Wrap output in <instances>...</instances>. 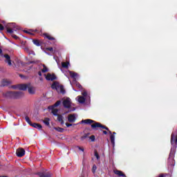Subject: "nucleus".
I'll use <instances>...</instances> for the list:
<instances>
[{
  "instance_id": "nucleus-47",
  "label": "nucleus",
  "mask_w": 177,
  "mask_h": 177,
  "mask_svg": "<svg viewBox=\"0 0 177 177\" xmlns=\"http://www.w3.org/2000/svg\"><path fill=\"white\" fill-rule=\"evenodd\" d=\"M38 75H39V77H42V73H41V71H39V72H38Z\"/></svg>"
},
{
  "instance_id": "nucleus-11",
  "label": "nucleus",
  "mask_w": 177,
  "mask_h": 177,
  "mask_svg": "<svg viewBox=\"0 0 177 177\" xmlns=\"http://www.w3.org/2000/svg\"><path fill=\"white\" fill-rule=\"evenodd\" d=\"M28 88V84H18V89L19 91H26Z\"/></svg>"
},
{
  "instance_id": "nucleus-37",
  "label": "nucleus",
  "mask_w": 177,
  "mask_h": 177,
  "mask_svg": "<svg viewBox=\"0 0 177 177\" xmlns=\"http://www.w3.org/2000/svg\"><path fill=\"white\" fill-rule=\"evenodd\" d=\"M55 105L49 106L48 109L52 110V111H53V110H55Z\"/></svg>"
},
{
  "instance_id": "nucleus-16",
  "label": "nucleus",
  "mask_w": 177,
  "mask_h": 177,
  "mask_svg": "<svg viewBox=\"0 0 177 177\" xmlns=\"http://www.w3.org/2000/svg\"><path fill=\"white\" fill-rule=\"evenodd\" d=\"M113 172H114V174H115V175H118L119 176L127 177V176H126L124 173H122V171H120V170H114Z\"/></svg>"
},
{
  "instance_id": "nucleus-44",
  "label": "nucleus",
  "mask_w": 177,
  "mask_h": 177,
  "mask_svg": "<svg viewBox=\"0 0 177 177\" xmlns=\"http://www.w3.org/2000/svg\"><path fill=\"white\" fill-rule=\"evenodd\" d=\"M66 126L67 127V128L70 127H73V124H70L68 122L66 123Z\"/></svg>"
},
{
  "instance_id": "nucleus-32",
  "label": "nucleus",
  "mask_w": 177,
  "mask_h": 177,
  "mask_svg": "<svg viewBox=\"0 0 177 177\" xmlns=\"http://www.w3.org/2000/svg\"><path fill=\"white\" fill-rule=\"evenodd\" d=\"M43 69H41V73H48V68L46 66L43 65Z\"/></svg>"
},
{
  "instance_id": "nucleus-27",
  "label": "nucleus",
  "mask_w": 177,
  "mask_h": 177,
  "mask_svg": "<svg viewBox=\"0 0 177 177\" xmlns=\"http://www.w3.org/2000/svg\"><path fill=\"white\" fill-rule=\"evenodd\" d=\"M57 113H59V109H54L53 111H52V113L53 114V115H59V114H57Z\"/></svg>"
},
{
  "instance_id": "nucleus-35",
  "label": "nucleus",
  "mask_w": 177,
  "mask_h": 177,
  "mask_svg": "<svg viewBox=\"0 0 177 177\" xmlns=\"http://www.w3.org/2000/svg\"><path fill=\"white\" fill-rule=\"evenodd\" d=\"M96 169H97V167H96L95 165H94L93 166V167H92V172H93V174H95Z\"/></svg>"
},
{
  "instance_id": "nucleus-46",
  "label": "nucleus",
  "mask_w": 177,
  "mask_h": 177,
  "mask_svg": "<svg viewBox=\"0 0 177 177\" xmlns=\"http://www.w3.org/2000/svg\"><path fill=\"white\" fill-rule=\"evenodd\" d=\"M79 150H81V151H84V148L81 147H77Z\"/></svg>"
},
{
  "instance_id": "nucleus-43",
  "label": "nucleus",
  "mask_w": 177,
  "mask_h": 177,
  "mask_svg": "<svg viewBox=\"0 0 177 177\" xmlns=\"http://www.w3.org/2000/svg\"><path fill=\"white\" fill-rule=\"evenodd\" d=\"M28 55H35V53L32 50H29V53H28Z\"/></svg>"
},
{
  "instance_id": "nucleus-36",
  "label": "nucleus",
  "mask_w": 177,
  "mask_h": 177,
  "mask_svg": "<svg viewBox=\"0 0 177 177\" xmlns=\"http://www.w3.org/2000/svg\"><path fill=\"white\" fill-rule=\"evenodd\" d=\"M59 89H60L61 93H64L66 92L64 91V88L63 87V86H60Z\"/></svg>"
},
{
  "instance_id": "nucleus-17",
  "label": "nucleus",
  "mask_w": 177,
  "mask_h": 177,
  "mask_svg": "<svg viewBox=\"0 0 177 177\" xmlns=\"http://www.w3.org/2000/svg\"><path fill=\"white\" fill-rule=\"evenodd\" d=\"M68 121L69 122H75V115H69L68 116Z\"/></svg>"
},
{
  "instance_id": "nucleus-34",
  "label": "nucleus",
  "mask_w": 177,
  "mask_h": 177,
  "mask_svg": "<svg viewBox=\"0 0 177 177\" xmlns=\"http://www.w3.org/2000/svg\"><path fill=\"white\" fill-rule=\"evenodd\" d=\"M61 103H62V101L58 100L53 105H54L55 107H57L58 106H60Z\"/></svg>"
},
{
  "instance_id": "nucleus-15",
  "label": "nucleus",
  "mask_w": 177,
  "mask_h": 177,
  "mask_svg": "<svg viewBox=\"0 0 177 177\" xmlns=\"http://www.w3.org/2000/svg\"><path fill=\"white\" fill-rule=\"evenodd\" d=\"M24 32L29 34L30 35H35L34 32H38V30H24Z\"/></svg>"
},
{
  "instance_id": "nucleus-52",
  "label": "nucleus",
  "mask_w": 177,
  "mask_h": 177,
  "mask_svg": "<svg viewBox=\"0 0 177 177\" xmlns=\"http://www.w3.org/2000/svg\"><path fill=\"white\" fill-rule=\"evenodd\" d=\"M0 177H8V176H0Z\"/></svg>"
},
{
  "instance_id": "nucleus-45",
  "label": "nucleus",
  "mask_w": 177,
  "mask_h": 177,
  "mask_svg": "<svg viewBox=\"0 0 177 177\" xmlns=\"http://www.w3.org/2000/svg\"><path fill=\"white\" fill-rule=\"evenodd\" d=\"M24 50H25V52H27L28 53L30 52V48H28V47H26L24 48Z\"/></svg>"
},
{
  "instance_id": "nucleus-40",
  "label": "nucleus",
  "mask_w": 177,
  "mask_h": 177,
  "mask_svg": "<svg viewBox=\"0 0 177 177\" xmlns=\"http://www.w3.org/2000/svg\"><path fill=\"white\" fill-rule=\"evenodd\" d=\"M46 50H49L50 52H53V47L46 48Z\"/></svg>"
},
{
  "instance_id": "nucleus-48",
  "label": "nucleus",
  "mask_w": 177,
  "mask_h": 177,
  "mask_svg": "<svg viewBox=\"0 0 177 177\" xmlns=\"http://www.w3.org/2000/svg\"><path fill=\"white\" fill-rule=\"evenodd\" d=\"M104 135H107V131H102Z\"/></svg>"
},
{
  "instance_id": "nucleus-20",
  "label": "nucleus",
  "mask_w": 177,
  "mask_h": 177,
  "mask_svg": "<svg viewBox=\"0 0 177 177\" xmlns=\"http://www.w3.org/2000/svg\"><path fill=\"white\" fill-rule=\"evenodd\" d=\"M57 121H59V122H60V124L63 125V124H64V120H63V115L59 114V115H57Z\"/></svg>"
},
{
  "instance_id": "nucleus-50",
  "label": "nucleus",
  "mask_w": 177,
  "mask_h": 177,
  "mask_svg": "<svg viewBox=\"0 0 177 177\" xmlns=\"http://www.w3.org/2000/svg\"><path fill=\"white\" fill-rule=\"evenodd\" d=\"M19 77H21V78H23V77H24V75H19Z\"/></svg>"
},
{
  "instance_id": "nucleus-28",
  "label": "nucleus",
  "mask_w": 177,
  "mask_h": 177,
  "mask_svg": "<svg viewBox=\"0 0 177 177\" xmlns=\"http://www.w3.org/2000/svg\"><path fill=\"white\" fill-rule=\"evenodd\" d=\"M25 120L26 121V122H28V124H29V125L31 126V124H32V122H31V120H30V118L28 116L25 117Z\"/></svg>"
},
{
  "instance_id": "nucleus-8",
  "label": "nucleus",
  "mask_w": 177,
  "mask_h": 177,
  "mask_svg": "<svg viewBox=\"0 0 177 177\" xmlns=\"http://www.w3.org/2000/svg\"><path fill=\"white\" fill-rule=\"evenodd\" d=\"M28 92L29 95H35V87L31 86L30 83H28Z\"/></svg>"
},
{
  "instance_id": "nucleus-3",
  "label": "nucleus",
  "mask_w": 177,
  "mask_h": 177,
  "mask_svg": "<svg viewBox=\"0 0 177 177\" xmlns=\"http://www.w3.org/2000/svg\"><path fill=\"white\" fill-rule=\"evenodd\" d=\"M6 28L7 30V32L8 34H10L12 38H14L15 39H19V37H17L15 35H13V32H15V31H17V28H16V24L15 23L8 24L6 26Z\"/></svg>"
},
{
  "instance_id": "nucleus-10",
  "label": "nucleus",
  "mask_w": 177,
  "mask_h": 177,
  "mask_svg": "<svg viewBox=\"0 0 177 177\" xmlns=\"http://www.w3.org/2000/svg\"><path fill=\"white\" fill-rule=\"evenodd\" d=\"M36 175H38L39 177H52V173L50 172H47V173H44V172H37Z\"/></svg>"
},
{
  "instance_id": "nucleus-14",
  "label": "nucleus",
  "mask_w": 177,
  "mask_h": 177,
  "mask_svg": "<svg viewBox=\"0 0 177 177\" xmlns=\"http://www.w3.org/2000/svg\"><path fill=\"white\" fill-rule=\"evenodd\" d=\"M43 36L45 38H47V39H49V41H55V37H52L50 35H49L47 32L43 33Z\"/></svg>"
},
{
  "instance_id": "nucleus-13",
  "label": "nucleus",
  "mask_w": 177,
  "mask_h": 177,
  "mask_svg": "<svg viewBox=\"0 0 177 177\" xmlns=\"http://www.w3.org/2000/svg\"><path fill=\"white\" fill-rule=\"evenodd\" d=\"M3 57L6 59V62L8 64V66H12V60L10 59V56L8 54H5Z\"/></svg>"
},
{
  "instance_id": "nucleus-7",
  "label": "nucleus",
  "mask_w": 177,
  "mask_h": 177,
  "mask_svg": "<svg viewBox=\"0 0 177 177\" xmlns=\"http://www.w3.org/2000/svg\"><path fill=\"white\" fill-rule=\"evenodd\" d=\"M16 154L17 157H23L26 154V150L23 148H19L16 151Z\"/></svg>"
},
{
  "instance_id": "nucleus-33",
  "label": "nucleus",
  "mask_w": 177,
  "mask_h": 177,
  "mask_svg": "<svg viewBox=\"0 0 177 177\" xmlns=\"http://www.w3.org/2000/svg\"><path fill=\"white\" fill-rule=\"evenodd\" d=\"M75 86H77V88H78V89H82V86L79 82H76Z\"/></svg>"
},
{
  "instance_id": "nucleus-53",
  "label": "nucleus",
  "mask_w": 177,
  "mask_h": 177,
  "mask_svg": "<svg viewBox=\"0 0 177 177\" xmlns=\"http://www.w3.org/2000/svg\"><path fill=\"white\" fill-rule=\"evenodd\" d=\"M116 133H117L113 132L112 135H113V136H114V135H115Z\"/></svg>"
},
{
  "instance_id": "nucleus-4",
  "label": "nucleus",
  "mask_w": 177,
  "mask_h": 177,
  "mask_svg": "<svg viewBox=\"0 0 177 177\" xmlns=\"http://www.w3.org/2000/svg\"><path fill=\"white\" fill-rule=\"evenodd\" d=\"M174 158H175V151L171 150L167 161L168 165H170L171 167H174L175 165V159Z\"/></svg>"
},
{
  "instance_id": "nucleus-31",
  "label": "nucleus",
  "mask_w": 177,
  "mask_h": 177,
  "mask_svg": "<svg viewBox=\"0 0 177 177\" xmlns=\"http://www.w3.org/2000/svg\"><path fill=\"white\" fill-rule=\"evenodd\" d=\"M94 156L96 157L97 160H100V156H99V153H97V151H94Z\"/></svg>"
},
{
  "instance_id": "nucleus-24",
  "label": "nucleus",
  "mask_w": 177,
  "mask_h": 177,
  "mask_svg": "<svg viewBox=\"0 0 177 177\" xmlns=\"http://www.w3.org/2000/svg\"><path fill=\"white\" fill-rule=\"evenodd\" d=\"M49 121H50V120L48 118H46L44 120V123L45 124V125H46L47 127H49L50 123Z\"/></svg>"
},
{
  "instance_id": "nucleus-5",
  "label": "nucleus",
  "mask_w": 177,
  "mask_h": 177,
  "mask_svg": "<svg viewBox=\"0 0 177 177\" xmlns=\"http://www.w3.org/2000/svg\"><path fill=\"white\" fill-rule=\"evenodd\" d=\"M171 145L174 147H177V129L175 133H171Z\"/></svg>"
},
{
  "instance_id": "nucleus-51",
  "label": "nucleus",
  "mask_w": 177,
  "mask_h": 177,
  "mask_svg": "<svg viewBox=\"0 0 177 177\" xmlns=\"http://www.w3.org/2000/svg\"><path fill=\"white\" fill-rule=\"evenodd\" d=\"M32 63H35L34 61L30 62V64H32Z\"/></svg>"
},
{
  "instance_id": "nucleus-9",
  "label": "nucleus",
  "mask_w": 177,
  "mask_h": 177,
  "mask_svg": "<svg viewBox=\"0 0 177 177\" xmlns=\"http://www.w3.org/2000/svg\"><path fill=\"white\" fill-rule=\"evenodd\" d=\"M57 77L56 75H55V73L50 74V73H48L46 79L47 80V81H55V80H57Z\"/></svg>"
},
{
  "instance_id": "nucleus-30",
  "label": "nucleus",
  "mask_w": 177,
  "mask_h": 177,
  "mask_svg": "<svg viewBox=\"0 0 177 177\" xmlns=\"http://www.w3.org/2000/svg\"><path fill=\"white\" fill-rule=\"evenodd\" d=\"M55 131H57V132H64V129L62 127H55Z\"/></svg>"
},
{
  "instance_id": "nucleus-42",
  "label": "nucleus",
  "mask_w": 177,
  "mask_h": 177,
  "mask_svg": "<svg viewBox=\"0 0 177 177\" xmlns=\"http://www.w3.org/2000/svg\"><path fill=\"white\" fill-rule=\"evenodd\" d=\"M90 139H91V142H95V136H93V135L91 136Z\"/></svg>"
},
{
  "instance_id": "nucleus-38",
  "label": "nucleus",
  "mask_w": 177,
  "mask_h": 177,
  "mask_svg": "<svg viewBox=\"0 0 177 177\" xmlns=\"http://www.w3.org/2000/svg\"><path fill=\"white\" fill-rule=\"evenodd\" d=\"M82 96H84V97H86V96H88V93L86 91H84L82 93Z\"/></svg>"
},
{
  "instance_id": "nucleus-23",
  "label": "nucleus",
  "mask_w": 177,
  "mask_h": 177,
  "mask_svg": "<svg viewBox=\"0 0 177 177\" xmlns=\"http://www.w3.org/2000/svg\"><path fill=\"white\" fill-rule=\"evenodd\" d=\"M68 64H70V62H68L62 63L63 68H68Z\"/></svg>"
},
{
  "instance_id": "nucleus-21",
  "label": "nucleus",
  "mask_w": 177,
  "mask_h": 177,
  "mask_svg": "<svg viewBox=\"0 0 177 177\" xmlns=\"http://www.w3.org/2000/svg\"><path fill=\"white\" fill-rule=\"evenodd\" d=\"M51 88L52 89L57 90V88H59V83H57V82H54L51 85Z\"/></svg>"
},
{
  "instance_id": "nucleus-26",
  "label": "nucleus",
  "mask_w": 177,
  "mask_h": 177,
  "mask_svg": "<svg viewBox=\"0 0 177 177\" xmlns=\"http://www.w3.org/2000/svg\"><path fill=\"white\" fill-rule=\"evenodd\" d=\"M91 135V133H85L83 136L80 138L81 140H85V139L88 138V137Z\"/></svg>"
},
{
  "instance_id": "nucleus-6",
  "label": "nucleus",
  "mask_w": 177,
  "mask_h": 177,
  "mask_svg": "<svg viewBox=\"0 0 177 177\" xmlns=\"http://www.w3.org/2000/svg\"><path fill=\"white\" fill-rule=\"evenodd\" d=\"M63 106L65 109H71V99L67 97L62 102Z\"/></svg>"
},
{
  "instance_id": "nucleus-1",
  "label": "nucleus",
  "mask_w": 177,
  "mask_h": 177,
  "mask_svg": "<svg viewBox=\"0 0 177 177\" xmlns=\"http://www.w3.org/2000/svg\"><path fill=\"white\" fill-rule=\"evenodd\" d=\"M81 124H86L87 125H91V124H91L92 129L97 130V128H102V129H106V131H107L109 133H110V135H113V133H111V131H110V129H108L107 127L102 124V123L100 122H97L96 121L93 120L91 119L83 120L81 121Z\"/></svg>"
},
{
  "instance_id": "nucleus-18",
  "label": "nucleus",
  "mask_w": 177,
  "mask_h": 177,
  "mask_svg": "<svg viewBox=\"0 0 177 177\" xmlns=\"http://www.w3.org/2000/svg\"><path fill=\"white\" fill-rule=\"evenodd\" d=\"M30 127H32L33 128H36L37 129H42V125L38 123H32Z\"/></svg>"
},
{
  "instance_id": "nucleus-12",
  "label": "nucleus",
  "mask_w": 177,
  "mask_h": 177,
  "mask_svg": "<svg viewBox=\"0 0 177 177\" xmlns=\"http://www.w3.org/2000/svg\"><path fill=\"white\" fill-rule=\"evenodd\" d=\"M68 73L71 78L73 79V81H75V80H77V77H78V73L71 71H69Z\"/></svg>"
},
{
  "instance_id": "nucleus-49",
  "label": "nucleus",
  "mask_w": 177,
  "mask_h": 177,
  "mask_svg": "<svg viewBox=\"0 0 177 177\" xmlns=\"http://www.w3.org/2000/svg\"><path fill=\"white\" fill-rule=\"evenodd\" d=\"M0 55H2V49L0 48Z\"/></svg>"
},
{
  "instance_id": "nucleus-39",
  "label": "nucleus",
  "mask_w": 177,
  "mask_h": 177,
  "mask_svg": "<svg viewBox=\"0 0 177 177\" xmlns=\"http://www.w3.org/2000/svg\"><path fill=\"white\" fill-rule=\"evenodd\" d=\"M5 30V27H3V25L0 24V31H3Z\"/></svg>"
},
{
  "instance_id": "nucleus-29",
  "label": "nucleus",
  "mask_w": 177,
  "mask_h": 177,
  "mask_svg": "<svg viewBox=\"0 0 177 177\" xmlns=\"http://www.w3.org/2000/svg\"><path fill=\"white\" fill-rule=\"evenodd\" d=\"M110 139H111V143L112 145H114L115 144V137H114V135L111 134L110 136Z\"/></svg>"
},
{
  "instance_id": "nucleus-22",
  "label": "nucleus",
  "mask_w": 177,
  "mask_h": 177,
  "mask_svg": "<svg viewBox=\"0 0 177 177\" xmlns=\"http://www.w3.org/2000/svg\"><path fill=\"white\" fill-rule=\"evenodd\" d=\"M32 42H33L34 45H36V46H41V41H39V40L33 39Z\"/></svg>"
},
{
  "instance_id": "nucleus-19",
  "label": "nucleus",
  "mask_w": 177,
  "mask_h": 177,
  "mask_svg": "<svg viewBox=\"0 0 177 177\" xmlns=\"http://www.w3.org/2000/svg\"><path fill=\"white\" fill-rule=\"evenodd\" d=\"M8 85H10V82L3 80L1 82V84L0 85V86H8Z\"/></svg>"
},
{
  "instance_id": "nucleus-25",
  "label": "nucleus",
  "mask_w": 177,
  "mask_h": 177,
  "mask_svg": "<svg viewBox=\"0 0 177 177\" xmlns=\"http://www.w3.org/2000/svg\"><path fill=\"white\" fill-rule=\"evenodd\" d=\"M78 102L79 103H85V98L82 96H79Z\"/></svg>"
},
{
  "instance_id": "nucleus-2",
  "label": "nucleus",
  "mask_w": 177,
  "mask_h": 177,
  "mask_svg": "<svg viewBox=\"0 0 177 177\" xmlns=\"http://www.w3.org/2000/svg\"><path fill=\"white\" fill-rule=\"evenodd\" d=\"M24 95V93L21 91H7L3 93V96L7 99H20Z\"/></svg>"
},
{
  "instance_id": "nucleus-41",
  "label": "nucleus",
  "mask_w": 177,
  "mask_h": 177,
  "mask_svg": "<svg viewBox=\"0 0 177 177\" xmlns=\"http://www.w3.org/2000/svg\"><path fill=\"white\" fill-rule=\"evenodd\" d=\"M12 88L13 89H19V84H17V85H13V86H12Z\"/></svg>"
}]
</instances>
